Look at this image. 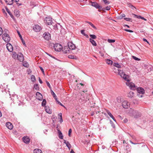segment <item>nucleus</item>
<instances>
[{
	"label": "nucleus",
	"instance_id": "obj_50",
	"mask_svg": "<svg viewBox=\"0 0 153 153\" xmlns=\"http://www.w3.org/2000/svg\"><path fill=\"white\" fill-rule=\"evenodd\" d=\"M2 11L4 15H5L6 16H7V14L4 9H2Z\"/></svg>",
	"mask_w": 153,
	"mask_h": 153
},
{
	"label": "nucleus",
	"instance_id": "obj_17",
	"mask_svg": "<svg viewBox=\"0 0 153 153\" xmlns=\"http://www.w3.org/2000/svg\"><path fill=\"white\" fill-rule=\"evenodd\" d=\"M6 127L9 129L11 130L13 129V126L12 123L10 122H8L6 124Z\"/></svg>",
	"mask_w": 153,
	"mask_h": 153
},
{
	"label": "nucleus",
	"instance_id": "obj_43",
	"mask_svg": "<svg viewBox=\"0 0 153 153\" xmlns=\"http://www.w3.org/2000/svg\"><path fill=\"white\" fill-rule=\"evenodd\" d=\"M132 15H134V17H136L137 18L139 19H141L142 17L141 16H137L136 14H135L134 13H132Z\"/></svg>",
	"mask_w": 153,
	"mask_h": 153
},
{
	"label": "nucleus",
	"instance_id": "obj_23",
	"mask_svg": "<svg viewBox=\"0 0 153 153\" xmlns=\"http://www.w3.org/2000/svg\"><path fill=\"white\" fill-rule=\"evenodd\" d=\"M89 39L90 42L94 46H97V43L94 39H92L91 38H90Z\"/></svg>",
	"mask_w": 153,
	"mask_h": 153
},
{
	"label": "nucleus",
	"instance_id": "obj_13",
	"mask_svg": "<svg viewBox=\"0 0 153 153\" xmlns=\"http://www.w3.org/2000/svg\"><path fill=\"white\" fill-rule=\"evenodd\" d=\"M36 98L39 100H42L43 99V96L42 94L38 92H37L36 93Z\"/></svg>",
	"mask_w": 153,
	"mask_h": 153
},
{
	"label": "nucleus",
	"instance_id": "obj_46",
	"mask_svg": "<svg viewBox=\"0 0 153 153\" xmlns=\"http://www.w3.org/2000/svg\"><path fill=\"white\" fill-rule=\"evenodd\" d=\"M104 2V4H109L110 2L107 0H102Z\"/></svg>",
	"mask_w": 153,
	"mask_h": 153
},
{
	"label": "nucleus",
	"instance_id": "obj_59",
	"mask_svg": "<svg viewBox=\"0 0 153 153\" xmlns=\"http://www.w3.org/2000/svg\"><path fill=\"white\" fill-rule=\"evenodd\" d=\"M143 40L144 41L146 42L148 44H149V42L145 38H143Z\"/></svg>",
	"mask_w": 153,
	"mask_h": 153
},
{
	"label": "nucleus",
	"instance_id": "obj_22",
	"mask_svg": "<svg viewBox=\"0 0 153 153\" xmlns=\"http://www.w3.org/2000/svg\"><path fill=\"white\" fill-rule=\"evenodd\" d=\"M64 143L66 144V146L70 149L71 147V145L69 142H67L66 140H64Z\"/></svg>",
	"mask_w": 153,
	"mask_h": 153
},
{
	"label": "nucleus",
	"instance_id": "obj_16",
	"mask_svg": "<svg viewBox=\"0 0 153 153\" xmlns=\"http://www.w3.org/2000/svg\"><path fill=\"white\" fill-rule=\"evenodd\" d=\"M23 141L25 143H28L30 141V139L29 137L26 136L22 138Z\"/></svg>",
	"mask_w": 153,
	"mask_h": 153
},
{
	"label": "nucleus",
	"instance_id": "obj_51",
	"mask_svg": "<svg viewBox=\"0 0 153 153\" xmlns=\"http://www.w3.org/2000/svg\"><path fill=\"white\" fill-rule=\"evenodd\" d=\"M111 7V6H107L105 7V10H110Z\"/></svg>",
	"mask_w": 153,
	"mask_h": 153
},
{
	"label": "nucleus",
	"instance_id": "obj_5",
	"mask_svg": "<svg viewBox=\"0 0 153 153\" xmlns=\"http://www.w3.org/2000/svg\"><path fill=\"white\" fill-rule=\"evenodd\" d=\"M91 3V5L93 7H94L97 9H99V11L100 12L101 10H102L103 11H105V8H103L102 6H100L99 4L96 2H92L90 1V2Z\"/></svg>",
	"mask_w": 153,
	"mask_h": 153
},
{
	"label": "nucleus",
	"instance_id": "obj_20",
	"mask_svg": "<svg viewBox=\"0 0 153 153\" xmlns=\"http://www.w3.org/2000/svg\"><path fill=\"white\" fill-rule=\"evenodd\" d=\"M106 111L107 114L109 115V116L112 119L114 120V121L116 122V120H115L114 117L110 113V112L108 110H107Z\"/></svg>",
	"mask_w": 153,
	"mask_h": 153
},
{
	"label": "nucleus",
	"instance_id": "obj_7",
	"mask_svg": "<svg viewBox=\"0 0 153 153\" xmlns=\"http://www.w3.org/2000/svg\"><path fill=\"white\" fill-rule=\"evenodd\" d=\"M137 94L139 97H142V94L145 93L144 89L141 87H139L137 88Z\"/></svg>",
	"mask_w": 153,
	"mask_h": 153
},
{
	"label": "nucleus",
	"instance_id": "obj_56",
	"mask_svg": "<svg viewBox=\"0 0 153 153\" xmlns=\"http://www.w3.org/2000/svg\"><path fill=\"white\" fill-rule=\"evenodd\" d=\"M28 63H26L25 64H23V65L25 67H28Z\"/></svg>",
	"mask_w": 153,
	"mask_h": 153
},
{
	"label": "nucleus",
	"instance_id": "obj_26",
	"mask_svg": "<svg viewBox=\"0 0 153 153\" xmlns=\"http://www.w3.org/2000/svg\"><path fill=\"white\" fill-rule=\"evenodd\" d=\"M134 93L132 91H130L128 94V97L130 98H132L134 96Z\"/></svg>",
	"mask_w": 153,
	"mask_h": 153
},
{
	"label": "nucleus",
	"instance_id": "obj_29",
	"mask_svg": "<svg viewBox=\"0 0 153 153\" xmlns=\"http://www.w3.org/2000/svg\"><path fill=\"white\" fill-rule=\"evenodd\" d=\"M85 22L89 24L94 29H95V30H97V28L91 22L87 21H86Z\"/></svg>",
	"mask_w": 153,
	"mask_h": 153
},
{
	"label": "nucleus",
	"instance_id": "obj_34",
	"mask_svg": "<svg viewBox=\"0 0 153 153\" xmlns=\"http://www.w3.org/2000/svg\"><path fill=\"white\" fill-rule=\"evenodd\" d=\"M46 103V101L45 99H44L43 100L42 102V106L43 107H45Z\"/></svg>",
	"mask_w": 153,
	"mask_h": 153
},
{
	"label": "nucleus",
	"instance_id": "obj_41",
	"mask_svg": "<svg viewBox=\"0 0 153 153\" xmlns=\"http://www.w3.org/2000/svg\"><path fill=\"white\" fill-rule=\"evenodd\" d=\"M115 40L114 39H108V42L109 43H114L115 42Z\"/></svg>",
	"mask_w": 153,
	"mask_h": 153
},
{
	"label": "nucleus",
	"instance_id": "obj_58",
	"mask_svg": "<svg viewBox=\"0 0 153 153\" xmlns=\"http://www.w3.org/2000/svg\"><path fill=\"white\" fill-rule=\"evenodd\" d=\"M127 6L128 7H130L131 6V5H132V4L130 3H129V2H128L127 3Z\"/></svg>",
	"mask_w": 153,
	"mask_h": 153
},
{
	"label": "nucleus",
	"instance_id": "obj_63",
	"mask_svg": "<svg viewBox=\"0 0 153 153\" xmlns=\"http://www.w3.org/2000/svg\"><path fill=\"white\" fill-rule=\"evenodd\" d=\"M16 4L18 6H19L22 5L21 3H19L18 2H16Z\"/></svg>",
	"mask_w": 153,
	"mask_h": 153
},
{
	"label": "nucleus",
	"instance_id": "obj_48",
	"mask_svg": "<svg viewBox=\"0 0 153 153\" xmlns=\"http://www.w3.org/2000/svg\"><path fill=\"white\" fill-rule=\"evenodd\" d=\"M72 129L71 128H70L68 131V136L69 137L71 136V134L72 132Z\"/></svg>",
	"mask_w": 153,
	"mask_h": 153
},
{
	"label": "nucleus",
	"instance_id": "obj_54",
	"mask_svg": "<svg viewBox=\"0 0 153 153\" xmlns=\"http://www.w3.org/2000/svg\"><path fill=\"white\" fill-rule=\"evenodd\" d=\"M123 18V17L121 16V15H120L119 16L117 17V19H121Z\"/></svg>",
	"mask_w": 153,
	"mask_h": 153
},
{
	"label": "nucleus",
	"instance_id": "obj_44",
	"mask_svg": "<svg viewBox=\"0 0 153 153\" xmlns=\"http://www.w3.org/2000/svg\"><path fill=\"white\" fill-rule=\"evenodd\" d=\"M5 9H6L8 13L9 14V15L11 13V12H10V10H9L8 8L6 6L5 7Z\"/></svg>",
	"mask_w": 153,
	"mask_h": 153
},
{
	"label": "nucleus",
	"instance_id": "obj_25",
	"mask_svg": "<svg viewBox=\"0 0 153 153\" xmlns=\"http://www.w3.org/2000/svg\"><path fill=\"white\" fill-rule=\"evenodd\" d=\"M58 133L59 134V137L61 139H63V136L62 135V133L59 130H58Z\"/></svg>",
	"mask_w": 153,
	"mask_h": 153
},
{
	"label": "nucleus",
	"instance_id": "obj_37",
	"mask_svg": "<svg viewBox=\"0 0 153 153\" xmlns=\"http://www.w3.org/2000/svg\"><path fill=\"white\" fill-rule=\"evenodd\" d=\"M89 36L91 38L93 39H95L97 38V36L94 34H90Z\"/></svg>",
	"mask_w": 153,
	"mask_h": 153
},
{
	"label": "nucleus",
	"instance_id": "obj_45",
	"mask_svg": "<svg viewBox=\"0 0 153 153\" xmlns=\"http://www.w3.org/2000/svg\"><path fill=\"white\" fill-rule=\"evenodd\" d=\"M39 68L41 70V71L42 73L43 74V75H45V72H44V70L42 68V67H41V66H39Z\"/></svg>",
	"mask_w": 153,
	"mask_h": 153
},
{
	"label": "nucleus",
	"instance_id": "obj_60",
	"mask_svg": "<svg viewBox=\"0 0 153 153\" xmlns=\"http://www.w3.org/2000/svg\"><path fill=\"white\" fill-rule=\"evenodd\" d=\"M128 120H127V119H126V118L125 119L123 120V122L125 123H126L128 122Z\"/></svg>",
	"mask_w": 153,
	"mask_h": 153
},
{
	"label": "nucleus",
	"instance_id": "obj_8",
	"mask_svg": "<svg viewBox=\"0 0 153 153\" xmlns=\"http://www.w3.org/2000/svg\"><path fill=\"white\" fill-rule=\"evenodd\" d=\"M42 37L46 40L48 41L51 39V35L49 32H45L43 34Z\"/></svg>",
	"mask_w": 153,
	"mask_h": 153
},
{
	"label": "nucleus",
	"instance_id": "obj_38",
	"mask_svg": "<svg viewBox=\"0 0 153 153\" xmlns=\"http://www.w3.org/2000/svg\"><path fill=\"white\" fill-rule=\"evenodd\" d=\"M31 81L32 82H35V81H36V78L35 76L33 75H32V76H31Z\"/></svg>",
	"mask_w": 153,
	"mask_h": 153
},
{
	"label": "nucleus",
	"instance_id": "obj_32",
	"mask_svg": "<svg viewBox=\"0 0 153 153\" xmlns=\"http://www.w3.org/2000/svg\"><path fill=\"white\" fill-rule=\"evenodd\" d=\"M54 45L53 43H51L50 42H49L48 43V45L49 47L51 48L54 47Z\"/></svg>",
	"mask_w": 153,
	"mask_h": 153
},
{
	"label": "nucleus",
	"instance_id": "obj_6",
	"mask_svg": "<svg viewBox=\"0 0 153 153\" xmlns=\"http://www.w3.org/2000/svg\"><path fill=\"white\" fill-rule=\"evenodd\" d=\"M6 30V31H5V33L3 34L2 35V38L3 39L5 42H9L10 40V38L9 36V34L6 33H7V31H8V30Z\"/></svg>",
	"mask_w": 153,
	"mask_h": 153
},
{
	"label": "nucleus",
	"instance_id": "obj_1",
	"mask_svg": "<svg viewBox=\"0 0 153 153\" xmlns=\"http://www.w3.org/2000/svg\"><path fill=\"white\" fill-rule=\"evenodd\" d=\"M79 49L76 47L72 42H69L67 44V46H64L62 51L65 53H72L74 54L77 53Z\"/></svg>",
	"mask_w": 153,
	"mask_h": 153
},
{
	"label": "nucleus",
	"instance_id": "obj_24",
	"mask_svg": "<svg viewBox=\"0 0 153 153\" xmlns=\"http://www.w3.org/2000/svg\"><path fill=\"white\" fill-rule=\"evenodd\" d=\"M14 15L16 17H18L20 16L19 11L18 10H15L14 12Z\"/></svg>",
	"mask_w": 153,
	"mask_h": 153
},
{
	"label": "nucleus",
	"instance_id": "obj_19",
	"mask_svg": "<svg viewBox=\"0 0 153 153\" xmlns=\"http://www.w3.org/2000/svg\"><path fill=\"white\" fill-rule=\"evenodd\" d=\"M17 33L21 39V40L22 41V42L23 44V45H25V46L26 45V44H25V42L24 41V40L22 38V37L21 35V34H20V33L19 32V30H17Z\"/></svg>",
	"mask_w": 153,
	"mask_h": 153
},
{
	"label": "nucleus",
	"instance_id": "obj_39",
	"mask_svg": "<svg viewBox=\"0 0 153 153\" xmlns=\"http://www.w3.org/2000/svg\"><path fill=\"white\" fill-rule=\"evenodd\" d=\"M124 20L127 21H130L131 22H132V19L130 18H124Z\"/></svg>",
	"mask_w": 153,
	"mask_h": 153
},
{
	"label": "nucleus",
	"instance_id": "obj_28",
	"mask_svg": "<svg viewBox=\"0 0 153 153\" xmlns=\"http://www.w3.org/2000/svg\"><path fill=\"white\" fill-rule=\"evenodd\" d=\"M34 153H42V151L39 149H36L34 150Z\"/></svg>",
	"mask_w": 153,
	"mask_h": 153
},
{
	"label": "nucleus",
	"instance_id": "obj_52",
	"mask_svg": "<svg viewBox=\"0 0 153 153\" xmlns=\"http://www.w3.org/2000/svg\"><path fill=\"white\" fill-rule=\"evenodd\" d=\"M85 30H81V33L84 36L86 34L85 32Z\"/></svg>",
	"mask_w": 153,
	"mask_h": 153
},
{
	"label": "nucleus",
	"instance_id": "obj_40",
	"mask_svg": "<svg viewBox=\"0 0 153 153\" xmlns=\"http://www.w3.org/2000/svg\"><path fill=\"white\" fill-rule=\"evenodd\" d=\"M18 56V54H17L15 52H14L13 55V57L14 58H17Z\"/></svg>",
	"mask_w": 153,
	"mask_h": 153
},
{
	"label": "nucleus",
	"instance_id": "obj_12",
	"mask_svg": "<svg viewBox=\"0 0 153 153\" xmlns=\"http://www.w3.org/2000/svg\"><path fill=\"white\" fill-rule=\"evenodd\" d=\"M33 29L35 31L37 32H39L42 30V28L39 25H36L33 26Z\"/></svg>",
	"mask_w": 153,
	"mask_h": 153
},
{
	"label": "nucleus",
	"instance_id": "obj_15",
	"mask_svg": "<svg viewBox=\"0 0 153 153\" xmlns=\"http://www.w3.org/2000/svg\"><path fill=\"white\" fill-rule=\"evenodd\" d=\"M17 58L20 62H22L24 60V56L21 53H20L19 54H18V56Z\"/></svg>",
	"mask_w": 153,
	"mask_h": 153
},
{
	"label": "nucleus",
	"instance_id": "obj_36",
	"mask_svg": "<svg viewBox=\"0 0 153 153\" xmlns=\"http://www.w3.org/2000/svg\"><path fill=\"white\" fill-rule=\"evenodd\" d=\"M113 65L114 66L117 67L118 68H121V65L118 63H114L113 64Z\"/></svg>",
	"mask_w": 153,
	"mask_h": 153
},
{
	"label": "nucleus",
	"instance_id": "obj_35",
	"mask_svg": "<svg viewBox=\"0 0 153 153\" xmlns=\"http://www.w3.org/2000/svg\"><path fill=\"white\" fill-rule=\"evenodd\" d=\"M106 63L109 65H112L113 64V61L109 59H107L106 60Z\"/></svg>",
	"mask_w": 153,
	"mask_h": 153
},
{
	"label": "nucleus",
	"instance_id": "obj_10",
	"mask_svg": "<svg viewBox=\"0 0 153 153\" xmlns=\"http://www.w3.org/2000/svg\"><path fill=\"white\" fill-rule=\"evenodd\" d=\"M44 22L48 25H52L53 23L52 19L50 17H46L45 19Z\"/></svg>",
	"mask_w": 153,
	"mask_h": 153
},
{
	"label": "nucleus",
	"instance_id": "obj_33",
	"mask_svg": "<svg viewBox=\"0 0 153 153\" xmlns=\"http://www.w3.org/2000/svg\"><path fill=\"white\" fill-rule=\"evenodd\" d=\"M34 88L35 89L36 91L39 90V85L38 84H35L34 85Z\"/></svg>",
	"mask_w": 153,
	"mask_h": 153
},
{
	"label": "nucleus",
	"instance_id": "obj_2",
	"mask_svg": "<svg viewBox=\"0 0 153 153\" xmlns=\"http://www.w3.org/2000/svg\"><path fill=\"white\" fill-rule=\"evenodd\" d=\"M117 70L118 74L125 81H127L126 84V85H127V83H128L130 81V80L128 79L129 78V75L126 74L123 70L118 69Z\"/></svg>",
	"mask_w": 153,
	"mask_h": 153
},
{
	"label": "nucleus",
	"instance_id": "obj_55",
	"mask_svg": "<svg viewBox=\"0 0 153 153\" xmlns=\"http://www.w3.org/2000/svg\"><path fill=\"white\" fill-rule=\"evenodd\" d=\"M59 116V118H62V114L61 113H60L58 114Z\"/></svg>",
	"mask_w": 153,
	"mask_h": 153
},
{
	"label": "nucleus",
	"instance_id": "obj_4",
	"mask_svg": "<svg viewBox=\"0 0 153 153\" xmlns=\"http://www.w3.org/2000/svg\"><path fill=\"white\" fill-rule=\"evenodd\" d=\"M130 116L135 118L136 119H137L140 117L141 116V114L138 111L133 110L131 112H130Z\"/></svg>",
	"mask_w": 153,
	"mask_h": 153
},
{
	"label": "nucleus",
	"instance_id": "obj_49",
	"mask_svg": "<svg viewBox=\"0 0 153 153\" xmlns=\"http://www.w3.org/2000/svg\"><path fill=\"white\" fill-rule=\"evenodd\" d=\"M56 101L57 103L59 105H61V106H63L64 107V106L58 100H56Z\"/></svg>",
	"mask_w": 153,
	"mask_h": 153
},
{
	"label": "nucleus",
	"instance_id": "obj_31",
	"mask_svg": "<svg viewBox=\"0 0 153 153\" xmlns=\"http://www.w3.org/2000/svg\"><path fill=\"white\" fill-rule=\"evenodd\" d=\"M51 93L52 96H53V98L55 99V100H57V96H56L54 92L51 89Z\"/></svg>",
	"mask_w": 153,
	"mask_h": 153
},
{
	"label": "nucleus",
	"instance_id": "obj_9",
	"mask_svg": "<svg viewBox=\"0 0 153 153\" xmlns=\"http://www.w3.org/2000/svg\"><path fill=\"white\" fill-rule=\"evenodd\" d=\"M54 50L57 51H59L62 50H63L62 46L59 43H56L54 45Z\"/></svg>",
	"mask_w": 153,
	"mask_h": 153
},
{
	"label": "nucleus",
	"instance_id": "obj_27",
	"mask_svg": "<svg viewBox=\"0 0 153 153\" xmlns=\"http://www.w3.org/2000/svg\"><path fill=\"white\" fill-rule=\"evenodd\" d=\"M129 87L131 89L133 90L135 89V85L134 84H129Z\"/></svg>",
	"mask_w": 153,
	"mask_h": 153
},
{
	"label": "nucleus",
	"instance_id": "obj_61",
	"mask_svg": "<svg viewBox=\"0 0 153 153\" xmlns=\"http://www.w3.org/2000/svg\"><path fill=\"white\" fill-rule=\"evenodd\" d=\"M130 7L132 9H134V8L135 9H136L135 7L134 6H133L132 5H131V6Z\"/></svg>",
	"mask_w": 153,
	"mask_h": 153
},
{
	"label": "nucleus",
	"instance_id": "obj_3",
	"mask_svg": "<svg viewBox=\"0 0 153 153\" xmlns=\"http://www.w3.org/2000/svg\"><path fill=\"white\" fill-rule=\"evenodd\" d=\"M90 95L88 94H85L83 95L81 94V96L79 99L80 101L82 102V103H86V102L88 104L90 103V101L89 100Z\"/></svg>",
	"mask_w": 153,
	"mask_h": 153
},
{
	"label": "nucleus",
	"instance_id": "obj_64",
	"mask_svg": "<svg viewBox=\"0 0 153 153\" xmlns=\"http://www.w3.org/2000/svg\"><path fill=\"white\" fill-rule=\"evenodd\" d=\"M70 153H75L73 149H71L70 152Z\"/></svg>",
	"mask_w": 153,
	"mask_h": 153
},
{
	"label": "nucleus",
	"instance_id": "obj_18",
	"mask_svg": "<svg viewBox=\"0 0 153 153\" xmlns=\"http://www.w3.org/2000/svg\"><path fill=\"white\" fill-rule=\"evenodd\" d=\"M45 110L46 112L48 114H51L52 113V111L51 109H50V108L48 106H46L45 107Z\"/></svg>",
	"mask_w": 153,
	"mask_h": 153
},
{
	"label": "nucleus",
	"instance_id": "obj_21",
	"mask_svg": "<svg viewBox=\"0 0 153 153\" xmlns=\"http://www.w3.org/2000/svg\"><path fill=\"white\" fill-rule=\"evenodd\" d=\"M7 5H11L13 4V0H4Z\"/></svg>",
	"mask_w": 153,
	"mask_h": 153
},
{
	"label": "nucleus",
	"instance_id": "obj_57",
	"mask_svg": "<svg viewBox=\"0 0 153 153\" xmlns=\"http://www.w3.org/2000/svg\"><path fill=\"white\" fill-rule=\"evenodd\" d=\"M39 82L40 83L42 84V83L43 82L41 80V79H40V78L39 77Z\"/></svg>",
	"mask_w": 153,
	"mask_h": 153
},
{
	"label": "nucleus",
	"instance_id": "obj_62",
	"mask_svg": "<svg viewBox=\"0 0 153 153\" xmlns=\"http://www.w3.org/2000/svg\"><path fill=\"white\" fill-rule=\"evenodd\" d=\"M9 15L10 16V17L12 19H14V17L11 13Z\"/></svg>",
	"mask_w": 153,
	"mask_h": 153
},
{
	"label": "nucleus",
	"instance_id": "obj_47",
	"mask_svg": "<svg viewBox=\"0 0 153 153\" xmlns=\"http://www.w3.org/2000/svg\"><path fill=\"white\" fill-rule=\"evenodd\" d=\"M46 83L47 84L48 86L49 87V88L50 89H51V85L47 81H46Z\"/></svg>",
	"mask_w": 153,
	"mask_h": 153
},
{
	"label": "nucleus",
	"instance_id": "obj_42",
	"mask_svg": "<svg viewBox=\"0 0 153 153\" xmlns=\"http://www.w3.org/2000/svg\"><path fill=\"white\" fill-rule=\"evenodd\" d=\"M132 58L134 59L136 61H140V59L136 57L135 56H132Z\"/></svg>",
	"mask_w": 153,
	"mask_h": 153
},
{
	"label": "nucleus",
	"instance_id": "obj_14",
	"mask_svg": "<svg viewBox=\"0 0 153 153\" xmlns=\"http://www.w3.org/2000/svg\"><path fill=\"white\" fill-rule=\"evenodd\" d=\"M7 48L8 51L10 52H12L13 51V47L12 45L10 43L7 44Z\"/></svg>",
	"mask_w": 153,
	"mask_h": 153
},
{
	"label": "nucleus",
	"instance_id": "obj_11",
	"mask_svg": "<svg viewBox=\"0 0 153 153\" xmlns=\"http://www.w3.org/2000/svg\"><path fill=\"white\" fill-rule=\"evenodd\" d=\"M122 106L125 109H127L129 107V103L127 101L125 100L122 102Z\"/></svg>",
	"mask_w": 153,
	"mask_h": 153
},
{
	"label": "nucleus",
	"instance_id": "obj_30",
	"mask_svg": "<svg viewBox=\"0 0 153 153\" xmlns=\"http://www.w3.org/2000/svg\"><path fill=\"white\" fill-rule=\"evenodd\" d=\"M68 58L71 59H77V57L75 56L72 55H69L68 56Z\"/></svg>",
	"mask_w": 153,
	"mask_h": 153
},
{
	"label": "nucleus",
	"instance_id": "obj_53",
	"mask_svg": "<svg viewBox=\"0 0 153 153\" xmlns=\"http://www.w3.org/2000/svg\"><path fill=\"white\" fill-rule=\"evenodd\" d=\"M3 31V30L2 28L0 27V35L2 34Z\"/></svg>",
	"mask_w": 153,
	"mask_h": 153
}]
</instances>
